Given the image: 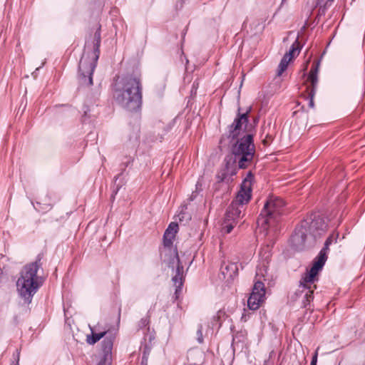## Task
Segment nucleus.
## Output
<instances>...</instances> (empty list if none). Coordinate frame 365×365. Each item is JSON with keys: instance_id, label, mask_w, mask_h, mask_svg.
<instances>
[{"instance_id": "nucleus-3", "label": "nucleus", "mask_w": 365, "mask_h": 365, "mask_svg": "<svg viewBox=\"0 0 365 365\" xmlns=\"http://www.w3.org/2000/svg\"><path fill=\"white\" fill-rule=\"evenodd\" d=\"M327 225L324 220L319 215H311L303 220L295 228L291 236L292 247L297 251L302 250L307 242H314L324 235Z\"/></svg>"}, {"instance_id": "nucleus-21", "label": "nucleus", "mask_w": 365, "mask_h": 365, "mask_svg": "<svg viewBox=\"0 0 365 365\" xmlns=\"http://www.w3.org/2000/svg\"><path fill=\"white\" fill-rule=\"evenodd\" d=\"M133 161L132 160V158L131 157H126L125 158V161L123 162L121 164H120V169L122 170L121 173H120L119 175H118L116 177H115V185L116 184V182L119 178V176L120 175H122L123 172L126 169V168L131 163V162Z\"/></svg>"}, {"instance_id": "nucleus-20", "label": "nucleus", "mask_w": 365, "mask_h": 365, "mask_svg": "<svg viewBox=\"0 0 365 365\" xmlns=\"http://www.w3.org/2000/svg\"><path fill=\"white\" fill-rule=\"evenodd\" d=\"M237 225V223L230 221L227 222V219L225 218L223 227H222V232L225 233L229 234L231 232V231L233 230L234 227Z\"/></svg>"}, {"instance_id": "nucleus-29", "label": "nucleus", "mask_w": 365, "mask_h": 365, "mask_svg": "<svg viewBox=\"0 0 365 365\" xmlns=\"http://www.w3.org/2000/svg\"><path fill=\"white\" fill-rule=\"evenodd\" d=\"M14 359H16V364L14 365H19V358H20V350L16 349L15 353H14Z\"/></svg>"}, {"instance_id": "nucleus-24", "label": "nucleus", "mask_w": 365, "mask_h": 365, "mask_svg": "<svg viewBox=\"0 0 365 365\" xmlns=\"http://www.w3.org/2000/svg\"><path fill=\"white\" fill-rule=\"evenodd\" d=\"M334 0H318V6H319V11L324 13L327 6H329Z\"/></svg>"}, {"instance_id": "nucleus-28", "label": "nucleus", "mask_w": 365, "mask_h": 365, "mask_svg": "<svg viewBox=\"0 0 365 365\" xmlns=\"http://www.w3.org/2000/svg\"><path fill=\"white\" fill-rule=\"evenodd\" d=\"M148 355H149V351H146L145 350L143 351L140 365H148Z\"/></svg>"}, {"instance_id": "nucleus-12", "label": "nucleus", "mask_w": 365, "mask_h": 365, "mask_svg": "<svg viewBox=\"0 0 365 365\" xmlns=\"http://www.w3.org/2000/svg\"><path fill=\"white\" fill-rule=\"evenodd\" d=\"M253 176L250 172L247 176L242 182L241 188L238 192L236 197L232 200V203L240 207L244 208V205L251 199L252 193V179Z\"/></svg>"}, {"instance_id": "nucleus-1", "label": "nucleus", "mask_w": 365, "mask_h": 365, "mask_svg": "<svg viewBox=\"0 0 365 365\" xmlns=\"http://www.w3.org/2000/svg\"><path fill=\"white\" fill-rule=\"evenodd\" d=\"M247 110L245 113H238L234 122L229 126L228 133L222 135L220 144L226 146L231 144L232 153L235 155V160L238 162L239 168L244 169L250 166L255 153V146L253 143V135L250 133L240 137L243 133V125L246 127L248 123Z\"/></svg>"}, {"instance_id": "nucleus-19", "label": "nucleus", "mask_w": 365, "mask_h": 365, "mask_svg": "<svg viewBox=\"0 0 365 365\" xmlns=\"http://www.w3.org/2000/svg\"><path fill=\"white\" fill-rule=\"evenodd\" d=\"M291 61V57H288V55H284L279 64L277 74L278 76H280L282 73L287 69L289 61Z\"/></svg>"}, {"instance_id": "nucleus-14", "label": "nucleus", "mask_w": 365, "mask_h": 365, "mask_svg": "<svg viewBox=\"0 0 365 365\" xmlns=\"http://www.w3.org/2000/svg\"><path fill=\"white\" fill-rule=\"evenodd\" d=\"M220 272L224 279L227 280L232 279L238 274L237 265L236 263L223 262Z\"/></svg>"}, {"instance_id": "nucleus-9", "label": "nucleus", "mask_w": 365, "mask_h": 365, "mask_svg": "<svg viewBox=\"0 0 365 365\" xmlns=\"http://www.w3.org/2000/svg\"><path fill=\"white\" fill-rule=\"evenodd\" d=\"M264 277L261 268L257 269L256 282H255L252 292L247 299V306L251 310H257L265 298V287L261 278Z\"/></svg>"}, {"instance_id": "nucleus-31", "label": "nucleus", "mask_w": 365, "mask_h": 365, "mask_svg": "<svg viewBox=\"0 0 365 365\" xmlns=\"http://www.w3.org/2000/svg\"><path fill=\"white\" fill-rule=\"evenodd\" d=\"M317 356H318V353H317V350L315 351L314 354L312 356V361H311V364L310 365H317Z\"/></svg>"}, {"instance_id": "nucleus-11", "label": "nucleus", "mask_w": 365, "mask_h": 365, "mask_svg": "<svg viewBox=\"0 0 365 365\" xmlns=\"http://www.w3.org/2000/svg\"><path fill=\"white\" fill-rule=\"evenodd\" d=\"M168 266L172 268H174L175 266H176L175 274L173 277L172 279L174 283V286L175 287V298L178 299L182 292L183 285V266L180 263L176 248L173 250V257L168 262Z\"/></svg>"}, {"instance_id": "nucleus-16", "label": "nucleus", "mask_w": 365, "mask_h": 365, "mask_svg": "<svg viewBox=\"0 0 365 365\" xmlns=\"http://www.w3.org/2000/svg\"><path fill=\"white\" fill-rule=\"evenodd\" d=\"M114 336L108 333L101 343L102 355L106 359H111Z\"/></svg>"}, {"instance_id": "nucleus-2", "label": "nucleus", "mask_w": 365, "mask_h": 365, "mask_svg": "<svg viewBox=\"0 0 365 365\" xmlns=\"http://www.w3.org/2000/svg\"><path fill=\"white\" fill-rule=\"evenodd\" d=\"M113 96L116 103L124 109L136 112L142 105L143 85L141 73L138 71L117 76L112 84Z\"/></svg>"}, {"instance_id": "nucleus-35", "label": "nucleus", "mask_w": 365, "mask_h": 365, "mask_svg": "<svg viewBox=\"0 0 365 365\" xmlns=\"http://www.w3.org/2000/svg\"><path fill=\"white\" fill-rule=\"evenodd\" d=\"M196 88H197V86H195V82H194L192 84V89H196Z\"/></svg>"}, {"instance_id": "nucleus-8", "label": "nucleus", "mask_w": 365, "mask_h": 365, "mask_svg": "<svg viewBox=\"0 0 365 365\" xmlns=\"http://www.w3.org/2000/svg\"><path fill=\"white\" fill-rule=\"evenodd\" d=\"M264 277L261 268L257 269L256 282H255L252 292L247 299V306L251 310H257L265 298V287L261 278Z\"/></svg>"}, {"instance_id": "nucleus-6", "label": "nucleus", "mask_w": 365, "mask_h": 365, "mask_svg": "<svg viewBox=\"0 0 365 365\" xmlns=\"http://www.w3.org/2000/svg\"><path fill=\"white\" fill-rule=\"evenodd\" d=\"M285 205V202L280 197H269L257 220L260 232H264V235L268 234V229L274 227L282 216L286 214Z\"/></svg>"}, {"instance_id": "nucleus-22", "label": "nucleus", "mask_w": 365, "mask_h": 365, "mask_svg": "<svg viewBox=\"0 0 365 365\" xmlns=\"http://www.w3.org/2000/svg\"><path fill=\"white\" fill-rule=\"evenodd\" d=\"M139 132H140V130H139L138 127H135L133 129L132 135L129 137V141L132 144L136 145L138 143V140H139Z\"/></svg>"}, {"instance_id": "nucleus-32", "label": "nucleus", "mask_w": 365, "mask_h": 365, "mask_svg": "<svg viewBox=\"0 0 365 365\" xmlns=\"http://www.w3.org/2000/svg\"><path fill=\"white\" fill-rule=\"evenodd\" d=\"M148 324L147 319H142L140 322V327H145Z\"/></svg>"}, {"instance_id": "nucleus-7", "label": "nucleus", "mask_w": 365, "mask_h": 365, "mask_svg": "<svg viewBox=\"0 0 365 365\" xmlns=\"http://www.w3.org/2000/svg\"><path fill=\"white\" fill-rule=\"evenodd\" d=\"M94 44L91 52H84L78 65V81L81 86L93 84V73L100 55L101 34L96 31L94 34Z\"/></svg>"}, {"instance_id": "nucleus-34", "label": "nucleus", "mask_w": 365, "mask_h": 365, "mask_svg": "<svg viewBox=\"0 0 365 365\" xmlns=\"http://www.w3.org/2000/svg\"><path fill=\"white\" fill-rule=\"evenodd\" d=\"M116 186L117 187H116V190H115V194H116L118 192V190H119V185H117Z\"/></svg>"}, {"instance_id": "nucleus-30", "label": "nucleus", "mask_w": 365, "mask_h": 365, "mask_svg": "<svg viewBox=\"0 0 365 365\" xmlns=\"http://www.w3.org/2000/svg\"><path fill=\"white\" fill-rule=\"evenodd\" d=\"M333 237H334V235H330L325 241L324 242V245H326V247L327 246H330L333 242Z\"/></svg>"}, {"instance_id": "nucleus-18", "label": "nucleus", "mask_w": 365, "mask_h": 365, "mask_svg": "<svg viewBox=\"0 0 365 365\" xmlns=\"http://www.w3.org/2000/svg\"><path fill=\"white\" fill-rule=\"evenodd\" d=\"M272 246L267 245L262 247L259 251V256L264 261L262 266L265 267V262L267 263L271 257Z\"/></svg>"}, {"instance_id": "nucleus-4", "label": "nucleus", "mask_w": 365, "mask_h": 365, "mask_svg": "<svg viewBox=\"0 0 365 365\" xmlns=\"http://www.w3.org/2000/svg\"><path fill=\"white\" fill-rule=\"evenodd\" d=\"M329 250V247L324 245V247L320 250L318 256L314 261L313 265L310 270L305 273L304 276L302 277L299 281V287L297 292H300L303 298L304 306L306 307L312 301L314 297L313 293L316 285L314 284V282L317 280V275L321 271L327 259V253Z\"/></svg>"}, {"instance_id": "nucleus-27", "label": "nucleus", "mask_w": 365, "mask_h": 365, "mask_svg": "<svg viewBox=\"0 0 365 365\" xmlns=\"http://www.w3.org/2000/svg\"><path fill=\"white\" fill-rule=\"evenodd\" d=\"M201 187H202V185L198 181L196 183V190H195V191L192 193V195L190 197V200H193V199L195 198V197L197 195V193L199 192L202 190Z\"/></svg>"}, {"instance_id": "nucleus-17", "label": "nucleus", "mask_w": 365, "mask_h": 365, "mask_svg": "<svg viewBox=\"0 0 365 365\" xmlns=\"http://www.w3.org/2000/svg\"><path fill=\"white\" fill-rule=\"evenodd\" d=\"M91 334L87 335V337H86V342L91 345L95 344L101 338L105 337L106 335L108 334V331H102L100 333H96V332H94L93 328H91Z\"/></svg>"}, {"instance_id": "nucleus-25", "label": "nucleus", "mask_w": 365, "mask_h": 365, "mask_svg": "<svg viewBox=\"0 0 365 365\" xmlns=\"http://www.w3.org/2000/svg\"><path fill=\"white\" fill-rule=\"evenodd\" d=\"M197 340L200 344L203 342L202 326L201 324L198 325L197 330Z\"/></svg>"}, {"instance_id": "nucleus-10", "label": "nucleus", "mask_w": 365, "mask_h": 365, "mask_svg": "<svg viewBox=\"0 0 365 365\" xmlns=\"http://www.w3.org/2000/svg\"><path fill=\"white\" fill-rule=\"evenodd\" d=\"M320 66V61H314L311 67L307 77V81L310 83V86L306 88L304 98L308 101V105L310 108L314 107V98L317 92L318 85V73Z\"/></svg>"}, {"instance_id": "nucleus-33", "label": "nucleus", "mask_w": 365, "mask_h": 365, "mask_svg": "<svg viewBox=\"0 0 365 365\" xmlns=\"http://www.w3.org/2000/svg\"><path fill=\"white\" fill-rule=\"evenodd\" d=\"M226 175L227 173H222V178H221V180H224L226 178Z\"/></svg>"}, {"instance_id": "nucleus-13", "label": "nucleus", "mask_w": 365, "mask_h": 365, "mask_svg": "<svg viewBox=\"0 0 365 365\" xmlns=\"http://www.w3.org/2000/svg\"><path fill=\"white\" fill-rule=\"evenodd\" d=\"M178 230V225L175 222H171L163 235V245L165 249H168L169 252L172 250L173 240L175 237Z\"/></svg>"}, {"instance_id": "nucleus-5", "label": "nucleus", "mask_w": 365, "mask_h": 365, "mask_svg": "<svg viewBox=\"0 0 365 365\" xmlns=\"http://www.w3.org/2000/svg\"><path fill=\"white\" fill-rule=\"evenodd\" d=\"M41 256L38 255L34 262L26 264L21 272V276L16 282V289L19 296L26 303H30L34 295L39 288L37 272L41 267Z\"/></svg>"}, {"instance_id": "nucleus-26", "label": "nucleus", "mask_w": 365, "mask_h": 365, "mask_svg": "<svg viewBox=\"0 0 365 365\" xmlns=\"http://www.w3.org/2000/svg\"><path fill=\"white\" fill-rule=\"evenodd\" d=\"M111 359H106L105 356H101L97 365H109Z\"/></svg>"}, {"instance_id": "nucleus-15", "label": "nucleus", "mask_w": 365, "mask_h": 365, "mask_svg": "<svg viewBox=\"0 0 365 365\" xmlns=\"http://www.w3.org/2000/svg\"><path fill=\"white\" fill-rule=\"evenodd\" d=\"M243 210L244 208L236 205H234V204L231 203L226 210L225 218L227 219V222L232 221L237 223Z\"/></svg>"}, {"instance_id": "nucleus-23", "label": "nucleus", "mask_w": 365, "mask_h": 365, "mask_svg": "<svg viewBox=\"0 0 365 365\" xmlns=\"http://www.w3.org/2000/svg\"><path fill=\"white\" fill-rule=\"evenodd\" d=\"M299 42L297 40L292 45L289 52L286 53L284 55H288V57H291V58L295 55L297 51H299Z\"/></svg>"}]
</instances>
